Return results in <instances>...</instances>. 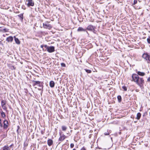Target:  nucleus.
<instances>
[{
	"label": "nucleus",
	"instance_id": "obj_1",
	"mask_svg": "<svg viewBox=\"0 0 150 150\" xmlns=\"http://www.w3.org/2000/svg\"><path fill=\"white\" fill-rule=\"evenodd\" d=\"M45 47L46 49L45 50L44 48H43V50L44 51L47 50L49 53H52L55 51V47L54 46H49L46 45H45Z\"/></svg>",
	"mask_w": 150,
	"mask_h": 150
},
{
	"label": "nucleus",
	"instance_id": "obj_2",
	"mask_svg": "<svg viewBox=\"0 0 150 150\" xmlns=\"http://www.w3.org/2000/svg\"><path fill=\"white\" fill-rule=\"evenodd\" d=\"M144 82V80L142 78H139L136 81V83L139 86L140 88L142 90L143 88V85Z\"/></svg>",
	"mask_w": 150,
	"mask_h": 150
},
{
	"label": "nucleus",
	"instance_id": "obj_3",
	"mask_svg": "<svg viewBox=\"0 0 150 150\" xmlns=\"http://www.w3.org/2000/svg\"><path fill=\"white\" fill-rule=\"evenodd\" d=\"M33 82V86H35L36 85H38L39 87H40L41 88L39 89V90H41L43 88V83L42 82L39 81H35L33 80L32 81Z\"/></svg>",
	"mask_w": 150,
	"mask_h": 150
},
{
	"label": "nucleus",
	"instance_id": "obj_4",
	"mask_svg": "<svg viewBox=\"0 0 150 150\" xmlns=\"http://www.w3.org/2000/svg\"><path fill=\"white\" fill-rule=\"evenodd\" d=\"M142 57L146 60L148 61L147 62L148 63H150V55H149L147 53L143 54Z\"/></svg>",
	"mask_w": 150,
	"mask_h": 150
},
{
	"label": "nucleus",
	"instance_id": "obj_5",
	"mask_svg": "<svg viewBox=\"0 0 150 150\" xmlns=\"http://www.w3.org/2000/svg\"><path fill=\"white\" fill-rule=\"evenodd\" d=\"M25 4L28 7H30V6H33L34 5V2L33 0H26Z\"/></svg>",
	"mask_w": 150,
	"mask_h": 150
},
{
	"label": "nucleus",
	"instance_id": "obj_6",
	"mask_svg": "<svg viewBox=\"0 0 150 150\" xmlns=\"http://www.w3.org/2000/svg\"><path fill=\"white\" fill-rule=\"evenodd\" d=\"M132 78L133 79V81L135 82H136V81L137 82V80L139 78L138 75L137 74H133L132 75Z\"/></svg>",
	"mask_w": 150,
	"mask_h": 150
},
{
	"label": "nucleus",
	"instance_id": "obj_7",
	"mask_svg": "<svg viewBox=\"0 0 150 150\" xmlns=\"http://www.w3.org/2000/svg\"><path fill=\"white\" fill-rule=\"evenodd\" d=\"M44 28L50 29L52 27L51 25L48 23H43Z\"/></svg>",
	"mask_w": 150,
	"mask_h": 150
},
{
	"label": "nucleus",
	"instance_id": "obj_8",
	"mask_svg": "<svg viewBox=\"0 0 150 150\" xmlns=\"http://www.w3.org/2000/svg\"><path fill=\"white\" fill-rule=\"evenodd\" d=\"M60 137L59 138V140L60 141H63L65 138L66 136L63 134H61V133H60Z\"/></svg>",
	"mask_w": 150,
	"mask_h": 150
},
{
	"label": "nucleus",
	"instance_id": "obj_9",
	"mask_svg": "<svg viewBox=\"0 0 150 150\" xmlns=\"http://www.w3.org/2000/svg\"><path fill=\"white\" fill-rule=\"evenodd\" d=\"M87 29L89 30L92 31L94 30V27L92 25H89L87 27Z\"/></svg>",
	"mask_w": 150,
	"mask_h": 150
},
{
	"label": "nucleus",
	"instance_id": "obj_10",
	"mask_svg": "<svg viewBox=\"0 0 150 150\" xmlns=\"http://www.w3.org/2000/svg\"><path fill=\"white\" fill-rule=\"evenodd\" d=\"M4 129H6L8 127V122L6 120H5L4 122Z\"/></svg>",
	"mask_w": 150,
	"mask_h": 150
},
{
	"label": "nucleus",
	"instance_id": "obj_11",
	"mask_svg": "<svg viewBox=\"0 0 150 150\" xmlns=\"http://www.w3.org/2000/svg\"><path fill=\"white\" fill-rule=\"evenodd\" d=\"M78 31H84L86 32L87 33H88V32L87 31H86V29H84L83 28L81 27H79L77 30Z\"/></svg>",
	"mask_w": 150,
	"mask_h": 150
},
{
	"label": "nucleus",
	"instance_id": "obj_12",
	"mask_svg": "<svg viewBox=\"0 0 150 150\" xmlns=\"http://www.w3.org/2000/svg\"><path fill=\"white\" fill-rule=\"evenodd\" d=\"M13 40V38L12 37L10 36L6 38V40L8 42H12Z\"/></svg>",
	"mask_w": 150,
	"mask_h": 150
},
{
	"label": "nucleus",
	"instance_id": "obj_13",
	"mask_svg": "<svg viewBox=\"0 0 150 150\" xmlns=\"http://www.w3.org/2000/svg\"><path fill=\"white\" fill-rule=\"evenodd\" d=\"M137 74L141 76H143L145 74V73L144 72H141L139 71L137 72Z\"/></svg>",
	"mask_w": 150,
	"mask_h": 150
},
{
	"label": "nucleus",
	"instance_id": "obj_14",
	"mask_svg": "<svg viewBox=\"0 0 150 150\" xmlns=\"http://www.w3.org/2000/svg\"><path fill=\"white\" fill-rule=\"evenodd\" d=\"M53 144V141L51 139H49L47 141V144L50 146H51Z\"/></svg>",
	"mask_w": 150,
	"mask_h": 150
},
{
	"label": "nucleus",
	"instance_id": "obj_15",
	"mask_svg": "<svg viewBox=\"0 0 150 150\" xmlns=\"http://www.w3.org/2000/svg\"><path fill=\"white\" fill-rule=\"evenodd\" d=\"M55 85L54 82L52 81H51L50 82V86L51 88H53L54 87Z\"/></svg>",
	"mask_w": 150,
	"mask_h": 150
},
{
	"label": "nucleus",
	"instance_id": "obj_16",
	"mask_svg": "<svg viewBox=\"0 0 150 150\" xmlns=\"http://www.w3.org/2000/svg\"><path fill=\"white\" fill-rule=\"evenodd\" d=\"M141 116V113L140 112H138L137 114V117L136 118V119H137L138 120H139L140 119Z\"/></svg>",
	"mask_w": 150,
	"mask_h": 150
},
{
	"label": "nucleus",
	"instance_id": "obj_17",
	"mask_svg": "<svg viewBox=\"0 0 150 150\" xmlns=\"http://www.w3.org/2000/svg\"><path fill=\"white\" fill-rule=\"evenodd\" d=\"M14 37L15 38L14 40L16 43L17 44H20V42L18 39V38H16L15 36Z\"/></svg>",
	"mask_w": 150,
	"mask_h": 150
},
{
	"label": "nucleus",
	"instance_id": "obj_18",
	"mask_svg": "<svg viewBox=\"0 0 150 150\" xmlns=\"http://www.w3.org/2000/svg\"><path fill=\"white\" fill-rule=\"evenodd\" d=\"M18 17L22 21L23 19V14L21 13L19 15H18Z\"/></svg>",
	"mask_w": 150,
	"mask_h": 150
},
{
	"label": "nucleus",
	"instance_id": "obj_19",
	"mask_svg": "<svg viewBox=\"0 0 150 150\" xmlns=\"http://www.w3.org/2000/svg\"><path fill=\"white\" fill-rule=\"evenodd\" d=\"M62 131H65L67 129V127L63 125L62 126Z\"/></svg>",
	"mask_w": 150,
	"mask_h": 150
},
{
	"label": "nucleus",
	"instance_id": "obj_20",
	"mask_svg": "<svg viewBox=\"0 0 150 150\" xmlns=\"http://www.w3.org/2000/svg\"><path fill=\"white\" fill-rule=\"evenodd\" d=\"M3 150H10L9 147L5 146L3 147Z\"/></svg>",
	"mask_w": 150,
	"mask_h": 150
},
{
	"label": "nucleus",
	"instance_id": "obj_21",
	"mask_svg": "<svg viewBox=\"0 0 150 150\" xmlns=\"http://www.w3.org/2000/svg\"><path fill=\"white\" fill-rule=\"evenodd\" d=\"M117 98L119 102H120L122 101V98L120 96H118L117 97Z\"/></svg>",
	"mask_w": 150,
	"mask_h": 150
},
{
	"label": "nucleus",
	"instance_id": "obj_22",
	"mask_svg": "<svg viewBox=\"0 0 150 150\" xmlns=\"http://www.w3.org/2000/svg\"><path fill=\"white\" fill-rule=\"evenodd\" d=\"M6 104V101L3 100L1 101V105L3 106L5 105Z\"/></svg>",
	"mask_w": 150,
	"mask_h": 150
},
{
	"label": "nucleus",
	"instance_id": "obj_23",
	"mask_svg": "<svg viewBox=\"0 0 150 150\" xmlns=\"http://www.w3.org/2000/svg\"><path fill=\"white\" fill-rule=\"evenodd\" d=\"M1 116L3 117H4L6 116V115L4 112L2 111L1 112Z\"/></svg>",
	"mask_w": 150,
	"mask_h": 150
},
{
	"label": "nucleus",
	"instance_id": "obj_24",
	"mask_svg": "<svg viewBox=\"0 0 150 150\" xmlns=\"http://www.w3.org/2000/svg\"><path fill=\"white\" fill-rule=\"evenodd\" d=\"M84 70L88 73H90L91 72V71L90 70L85 69Z\"/></svg>",
	"mask_w": 150,
	"mask_h": 150
},
{
	"label": "nucleus",
	"instance_id": "obj_25",
	"mask_svg": "<svg viewBox=\"0 0 150 150\" xmlns=\"http://www.w3.org/2000/svg\"><path fill=\"white\" fill-rule=\"evenodd\" d=\"M137 0H134V1L133 3L132 4V6H133L134 5H135L137 4Z\"/></svg>",
	"mask_w": 150,
	"mask_h": 150
},
{
	"label": "nucleus",
	"instance_id": "obj_26",
	"mask_svg": "<svg viewBox=\"0 0 150 150\" xmlns=\"http://www.w3.org/2000/svg\"><path fill=\"white\" fill-rule=\"evenodd\" d=\"M24 146L25 147L27 146L28 145V142L25 141L24 142Z\"/></svg>",
	"mask_w": 150,
	"mask_h": 150
},
{
	"label": "nucleus",
	"instance_id": "obj_27",
	"mask_svg": "<svg viewBox=\"0 0 150 150\" xmlns=\"http://www.w3.org/2000/svg\"><path fill=\"white\" fill-rule=\"evenodd\" d=\"M122 88L123 89L124 91H127V87L125 86H123L122 87Z\"/></svg>",
	"mask_w": 150,
	"mask_h": 150
},
{
	"label": "nucleus",
	"instance_id": "obj_28",
	"mask_svg": "<svg viewBox=\"0 0 150 150\" xmlns=\"http://www.w3.org/2000/svg\"><path fill=\"white\" fill-rule=\"evenodd\" d=\"M61 65L62 67H66V65L64 63H62L61 64Z\"/></svg>",
	"mask_w": 150,
	"mask_h": 150
},
{
	"label": "nucleus",
	"instance_id": "obj_29",
	"mask_svg": "<svg viewBox=\"0 0 150 150\" xmlns=\"http://www.w3.org/2000/svg\"><path fill=\"white\" fill-rule=\"evenodd\" d=\"M2 106V108H3V109L4 110H5L6 109V105H3V106Z\"/></svg>",
	"mask_w": 150,
	"mask_h": 150
},
{
	"label": "nucleus",
	"instance_id": "obj_30",
	"mask_svg": "<svg viewBox=\"0 0 150 150\" xmlns=\"http://www.w3.org/2000/svg\"><path fill=\"white\" fill-rule=\"evenodd\" d=\"M147 42L149 43H150V37H149V38H147Z\"/></svg>",
	"mask_w": 150,
	"mask_h": 150
},
{
	"label": "nucleus",
	"instance_id": "obj_31",
	"mask_svg": "<svg viewBox=\"0 0 150 150\" xmlns=\"http://www.w3.org/2000/svg\"><path fill=\"white\" fill-rule=\"evenodd\" d=\"M3 30L5 32H7L8 31V29H7L5 28H4Z\"/></svg>",
	"mask_w": 150,
	"mask_h": 150
},
{
	"label": "nucleus",
	"instance_id": "obj_32",
	"mask_svg": "<svg viewBox=\"0 0 150 150\" xmlns=\"http://www.w3.org/2000/svg\"><path fill=\"white\" fill-rule=\"evenodd\" d=\"M74 144L73 143H71L70 144V147L71 148H73L74 147Z\"/></svg>",
	"mask_w": 150,
	"mask_h": 150
},
{
	"label": "nucleus",
	"instance_id": "obj_33",
	"mask_svg": "<svg viewBox=\"0 0 150 150\" xmlns=\"http://www.w3.org/2000/svg\"><path fill=\"white\" fill-rule=\"evenodd\" d=\"M104 134L105 135H108L109 134V132H105L104 133Z\"/></svg>",
	"mask_w": 150,
	"mask_h": 150
},
{
	"label": "nucleus",
	"instance_id": "obj_34",
	"mask_svg": "<svg viewBox=\"0 0 150 150\" xmlns=\"http://www.w3.org/2000/svg\"><path fill=\"white\" fill-rule=\"evenodd\" d=\"M80 150H86L85 148L84 147H83Z\"/></svg>",
	"mask_w": 150,
	"mask_h": 150
},
{
	"label": "nucleus",
	"instance_id": "obj_35",
	"mask_svg": "<svg viewBox=\"0 0 150 150\" xmlns=\"http://www.w3.org/2000/svg\"><path fill=\"white\" fill-rule=\"evenodd\" d=\"M43 47H45V45H40V47L43 49Z\"/></svg>",
	"mask_w": 150,
	"mask_h": 150
},
{
	"label": "nucleus",
	"instance_id": "obj_36",
	"mask_svg": "<svg viewBox=\"0 0 150 150\" xmlns=\"http://www.w3.org/2000/svg\"><path fill=\"white\" fill-rule=\"evenodd\" d=\"M147 81H149L150 82V77H149L148 79H147Z\"/></svg>",
	"mask_w": 150,
	"mask_h": 150
},
{
	"label": "nucleus",
	"instance_id": "obj_37",
	"mask_svg": "<svg viewBox=\"0 0 150 150\" xmlns=\"http://www.w3.org/2000/svg\"><path fill=\"white\" fill-rule=\"evenodd\" d=\"M73 150H76L75 149H73Z\"/></svg>",
	"mask_w": 150,
	"mask_h": 150
},
{
	"label": "nucleus",
	"instance_id": "obj_38",
	"mask_svg": "<svg viewBox=\"0 0 150 150\" xmlns=\"http://www.w3.org/2000/svg\"><path fill=\"white\" fill-rule=\"evenodd\" d=\"M1 41H0V44H1Z\"/></svg>",
	"mask_w": 150,
	"mask_h": 150
},
{
	"label": "nucleus",
	"instance_id": "obj_39",
	"mask_svg": "<svg viewBox=\"0 0 150 150\" xmlns=\"http://www.w3.org/2000/svg\"><path fill=\"white\" fill-rule=\"evenodd\" d=\"M136 91H137V90H136Z\"/></svg>",
	"mask_w": 150,
	"mask_h": 150
},
{
	"label": "nucleus",
	"instance_id": "obj_40",
	"mask_svg": "<svg viewBox=\"0 0 150 150\" xmlns=\"http://www.w3.org/2000/svg\"><path fill=\"white\" fill-rule=\"evenodd\" d=\"M149 114H150V112H149Z\"/></svg>",
	"mask_w": 150,
	"mask_h": 150
}]
</instances>
